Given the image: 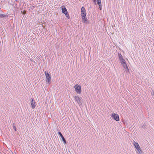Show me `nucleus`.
I'll return each instance as SVG.
<instances>
[{
	"mask_svg": "<svg viewBox=\"0 0 154 154\" xmlns=\"http://www.w3.org/2000/svg\"><path fill=\"white\" fill-rule=\"evenodd\" d=\"M120 61H121V63L122 65L126 63L125 60L124 59L120 60Z\"/></svg>",
	"mask_w": 154,
	"mask_h": 154,
	"instance_id": "12",
	"label": "nucleus"
},
{
	"mask_svg": "<svg viewBox=\"0 0 154 154\" xmlns=\"http://www.w3.org/2000/svg\"><path fill=\"white\" fill-rule=\"evenodd\" d=\"M61 8L62 13L65 14L66 17L69 18V15L66 8L64 6H61Z\"/></svg>",
	"mask_w": 154,
	"mask_h": 154,
	"instance_id": "2",
	"label": "nucleus"
},
{
	"mask_svg": "<svg viewBox=\"0 0 154 154\" xmlns=\"http://www.w3.org/2000/svg\"><path fill=\"white\" fill-rule=\"evenodd\" d=\"M45 74L46 78V82L50 84L51 82V77L48 73L46 72L45 71Z\"/></svg>",
	"mask_w": 154,
	"mask_h": 154,
	"instance_id": "3",
	"label": "nucleus"
},
{
	"mask_svg": "<svg viewBox=\"0 0 154 154\" xmlns=\"http://www.w3.org/2000/svg\"><path fill=\"white\" fill-rule=\"evenodd\" d=\"M99 7L100 9V10H101L102 9V5L101 4H100V5H99Z\"/></svg>",
	"mask_w": 154,
	"mask_h": 154,
	"instance_id": "17",
	"label": "nucleus"
},
{
	"mask_svg": "<svg viewBox=\"0 0 154 154\" xmlns=\"http://www.w3.org/2000/svg\"><path fill=\"white\" fill-rule=\"evenodd\" d=\"M96 0H93L95 4H96Z\"/></svg>",
	"mask_w": 154,
	"mask_h": 154,
	"instance_id": "19",
	"label": "nucleus"
},
{
	"mask_svg": "<svg viewBox=\"0 0 154 154\" xmlns=\"http://www.w3.org/2000/svg\"><path fill=\"white\" fill-rule=\"evenodd\" d=\"M81 16L83 15V17H84V16L85 15H86V12H85V8L82 7L81 8Z\"/></svg>",
	"mask_w": 154,
	"mask_h": 154,
	"instance_id": "7",
	"label": "nucleus"
},
{
	"mask_svg": "<svg viewBox=\"0 0 154 154\" xmlns=\"http://www.w3.org/2000/svg\"><path fill=\"white\" fill-rule=\"evenodd\" d=\"M118 55L119 57L120 60L122 59H123V57H122V55L121 54L118 53Z\"/></svg>",
	"mask_w": 154,
	"mask_h": 154,
	"instance_id": "13",
	"label": "nucleus"
},
{
	"mask_svg": "<svg viewBox=\"0 0 154 154\" xmlns=\"http://www.w3.org/2000/svg\"><path fill=\"white\" fill-rule=\"evenodd\" d=\"M112 118L115 120L118 121L119 120V116L115 113H113L111 115Z\"/></svg>",
	"mask_w": 154,
	"mask_h": 154,
	"instance_id": "6",
	"label": "nucleus"
},
{
	"mask_svg": "<svg viewBox=\"0 0 154 154\" xmlns=\"http://www.w3.org/2000/svg\"><path fill=\"white\" fill-rule=\"evenodd\" d=\"M35 102L33 99H32L31 101V105L32 109H34L35 107Z\"/></svg>",
	"mask_w": 154,
	"mask_h": 154,
	"instance_id": "8",
	"label": "nucleus"
},
{
	"mask_svg": "<svg viewBox=\"0 0 154 154\" xmlns=\"http://www.w3.org/2000/svg\"><path fill=\"white\" fill-rule=\"evenodd\" d=\"M6 15L3 14H0V18H3L4 17H6Z\"/></svg>",
	"mask_w": 154,
	"mask_h": 154,
	"instance_id": "14",
	"label": "nucleus"
},
{
	"mask_svg": "<svg viewBox=\"0 0 154 154\" xmlns=\"http://www.w3.org/2000/svg\"><path fill=\"white\" fill-rule=\"evenodd\" d=\"M13 129H14V130L15 131H16V128L15 126V124L14 123H13Z\"/></svg>",
	"mask_w": 154,
	"mask_h": 154,
	"instance_id": "15",
	"label": "nucleus"
},
{
	"mask_svg": "<svg viewBox=\"0 0 154 154\" xmlns=\"http://www.w3.org/2000/svg\"><path fill=\"white\" fill-rule=\"evenodd\" d=\"M58 134L60 135V136L61 137V138H62V140L63 141L64 143H66V141L63 137V136L62 135V134L60 132H58Z\"/></svg>",
	"mask_w": 154,
	"mask_h": 154,
	"instance_id": "10",
	"label": "nucleus"
},
{
	"mask_svg": "<svg viewBox=\"0 0 154 154\" xmlns=\"http://www.w3.org/2000/svg\"><path fill=\"white\" fill-rule=\"evenodd\" d=\"M151 94L152 95L154 96V91H152V92H151Z\"/></svg>",
	"mask_w": 154,
	"mask_h": 154,
	"instance_id": "18",
	"label": "nucleus"
},
{
	"mask_svg": "<svg viewBox=\"0 0 154 154\" xmlns=\"http://www.w3.org/2000/svg\"><path fill=\"white\" fill-rule=\"evenodd\" d=\"M122 65L123 67L124 68L125 71L126 72H128L129 69L128 68V67L127 66L126 63L125 64H123Z\"/></svg>",
	"mask_w": 154,
	"mask_h": 154,
	"instance_id": "11",
	"label": "nucleus"
},
{
	"mask_svg": "<svg viewBox=\"0 0 154 154\" xmlns=\"http://www.w3.org/2000/svg\"><path fill=\"white\" fill-rule=\"evenodd\" d=\"M133 144L135 148L136 149L139 154H142V151L140 148V146H139L138 143L134 141Z\"/></svg>",
	"mask_w": 154,
	"mask_h": 154,
	"instance_id": "1",
	"label": "nucleus"
},
{
	"mask_svg": "<svg viewBox=\"0 0 154 154\" xmlns=\"http://www.w3.org/2000/svg\"><path fill=\"white\" fill-rule=\"evenodd\" d=\"M74 88L75 91L77 93L80 94L81 92V87L80 85H79L77 84L75 85Z\"/></svg>",
	"mask_w": 154,
	"mask_h": 154,
	"instance_id": "4",
	"label": "nucleus"
},
{
	"mask_svg": "<svg viewBox=\"0 0 154 154\" xmlns=\"http://www.w3.org/2000/svg\"><path fill=\"white\" fill-rule=\"evenodd\" d=\"M82 22L83 23H87V19L86 18V15H85L84 16V17H83V15H82Z\"/></svg>",
	"mask_w": 154,
	"mask_h": 154,
	"instance_id": "9",
	"label": "nucleus"
},
{
	"mask_svg": "<svg viewBox=\"0 0 154 154\" xmlns=\"http://www.w3.org/2000/svg\"><path fill=\"white\" fill-rule=\"evenodd\" d=\"M74 98L75 101L77 102L79 106L82 105V103L81 102L82 98L81 97H79L78 96H75L74 97Z\"/></svg>",
	"mask_w": 154,
	"mask_h": 154,
	"instance_id": "5",
	"label": "nucleus"
},
{
	"mask_svg": "<svg viewBox=\"0 0 154 154\" xmlns=\"http://www.w3.org/2000/svg\"><path fill=\"white\" fill-rule=\"evenodd\" d=\"M97 2L98 5L101 4V0H97Z\"/></svg>",
	"mask_w": 154,
	"mask_h": 154,
	"instance_id": "16",
	"label": "nucleus"
}]
</instances>
